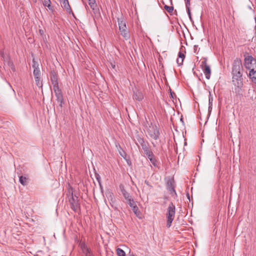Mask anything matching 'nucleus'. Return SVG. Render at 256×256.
Masks as SVG:
<instances>
[{"mask_svg": "<svg viewBox=\"0 0 256 256\" xmlns=\"http://www.w3.org/2000/svg\"><path fill=\"white\" fill-rule=\"evenodd\" d=\"M186 2V0H184Z\"/></svg>", "mask_w": 256, "mask_h": 256, "instance_id": "c9c22d12", "label": "nucleus"}, {"mask_svg": "<svg viewBox=\"0 0 256 256\" xmlns=\"http://www.w3.org/2000/svg\"><path fill=\"white\" fill-rule=\"evenodd\" d=\"M185 57L184 54L181 52H178V58L184 59Z\"/></svg>", "mask_w": 256, "mask_h": 256, "instance_id": "2f4dec72", "label": "nucleus"}, {"mask_svg": "<svg viewBox=\"0 0 256 256\" xmlns=\"http://www.w3.org/2000/svg\"><path fill=\"white\" fill-rule=\"evenodd\" d=\"M36 85L38 86H42V82H40V76L34 77Z\"/></svg>", "mask_w": 256, "mask_h": 256, "instance_id": "a878e982", "label": "nucleus"}, {"mask_svg": "<svg viewBox=\"0 0 256 256\" xmlns=\"http://www.w3.org/2000/svg\"><path fill=\"white\" fill-rule=\"evenodd\" d=\"M132 98L134 100L140 102L144 98V95L140 90L136 88L133 90Z\"/></svg>", "mask_w": 256, "mask_h": 256, "instance_id": "1a4fd4ad", "label": "nucleus"}, {"mask_svg": "<svg viewBox=\"0 0 256 256\" xmlns=\"http://www.w3.org/2000/svg\"><path fill=\"white\" fill-rule=\"evenodd\" d=\"M61 6L66 10L68 12L70 13L72 11L68 0H60Z\"/></svg>", "mask_w": 256, "mask_h": 256, "instance_id": "ddd939ff", "label": "nucleus"}, {"mask_svg": "<svg viewBox=\"0 0 256 256\" xmlns=\"http://www.w3.org/2000/svg\"><path fill=\"white\" fill-rule=\"evenodd\" d=\"M147 134L152 138L155 140H158L160 136V130L155 125H150L147 129Z\"/></svg>", "mask_w": 256, "mask_h": 256, "instance_id": "39448f33", "label": "nucleus"}, {"mask_svg": "<svg viewBox=\"0 0 256 256\" xmlns=\"http://www.w3.org/2000/svg\"><path fill=\"white\" fill-rule=\"evenodd\" d=\"M71 190L72 192H70L69 196H70V198L69 199V202L72 209L74 212H77L80 208V204L78 202V197L73 195L72 189Z\"/></svg>", "mask_w": 256, "mask_h": 256, "instance_id": "20e7f679", "label": "nucleus"}, {"mask_svg": "<svg viewBox=\"0 0 256 256\" xmlns=\"http://www.w3.org/2000/svg\"><path fill=\"white\" fill-rule=\"evenodd\" d=\"M176 214V207L172 202H170L168 204V208L166 211V218L167 222L166 226L168 228H170L172 221L174 220Z\"/></svg>", "mask_w": 256, "mask_h": 256, "instance_id": "f257e3e1", "label": "nucleus"}, {"mask_svg": "<svg viewBox=\"0 0 256 256\" xmlns=\"http://www.w3.org/2000/svg\"><path fill=\"white\" fill-rule=\"evenodd\" d=\"M249 77L253 82L256 84V68L250 70Z\"/></svg>", "mask_w": 256, "mask_h": 256, "instance_id": "2eb2a0df", "label": "nucleus"}, {"mask_svg": "<svg viewBox=\"0 0 256 256\" xmlns=\"http://www.w3.org/2000/svg\"><path fill=\"white\" fill-rule=\"evenodd\" d=\"M150 162L154 166H157V160L155 159L154 158H151V160H150Z\"/></svg>", "mask_w": 256, "mask_h": 256, "instance_id": "c85d7f7f", "label": "nucleus"}, {"mask_svg": "<svg viewBox=\"0 0 256 256\" xmlns=\"http://www.w3.org/2000/svg\"><path fill=\"white\" fill-rule=\"evenodd\" d=\"M170 1L172 2V0H170Z\"/></svg>", "mask_w": 256, "mask_h": 256, "instance_id": "4c0bfd02", "label": "nucleus"}, {"mask_svg": "<svg viewBox=\"0 0 256 256\" xmlns=\"http://www.w3.org/2000/svg\"><path fill=\"white\" fill-rule=\"evenodd\" d=\"M134 256V255H132V256Z\"/></svg>", "mask_w": 256, "mask_h": 256, "instance_id": "e433bc0d", "label": "nucleus"}, {"mask_svg": "<svg viewBox=\"0 0 256 256\" xmlns=\"http://www.w3.org/2000/svg\"><path fill=\"white\" fill-rule=\"evenodd\" d=\"M32 67L34 69L33 72L34 77L40 76V71L38 64L34 60H33Z\"/></svg>", "mask_w": 256, "mask_h": 256, "instance_id": "f8f14e48", "label": "nucleus"}, {"mask_svg": "<svg viewBox=\"0 0 256 256\" xmlns=\"http://www.w3.org/2000/svg\"><path fill=\"white\" fill-rule=\"evenodd\" d=\"M164 8L169 13L172 12L173 10H174V7L173 6H166V5L164 6Z\"/></svg>", "mask_w": 256, "mask_h": 256, "instance_id": "bb28decb", "label": "nucleus"}, {"mask_svg": "<svg viewBox=\"0 0 256 256\" xmlns=\"http://www.w3.org/2000/svg\"><path fill=\"white\" fill-rule=\"evenodd\" d=\"M208 101H209V109L210 108H212L211 106H212V98L211 94H209Z\"/></svg>", "mask_w": 256, "mask_h": 256, "instance_id": "c756f323", "label": "nucleus"}, {"mask_svg": "<svg viewBox=\"0 0 256 256\" xmlns=\"http://www.w3.org/2000/svg\"><path fill=\"white\" fill-rule=\"evenodd\" d=\"M111 66H112V67L113 68H115V64H111Z\"/></svg>", "mask_w": 256, "mask_h": 256, "instance_id": "f704fd0d", "label": "nucleus"}, {"mask_svg": "<svg viewBox=\"0 0 256 256\" xmlns=\"http://www.w3.org/2000/svg\"><path fill=\"white\" fill-rule=\"evenodd\" d=\"M244 66L249 70L256 68V60L251 56H245Z\"/></svg>", "mask_w": 256, "mask_h": 256, "instance_id": "6e6552de", "label": "nucleus"}, {"mask_svg": "<svg viewBox=\"0 0 256 256\" xmlns=\"http://www.w3.org/2000/svg\"><path fill=\"white\" fill-rule=\"evenodd\" d=\"M200 67L205 75L206 78L209 80L210 77L211 70L210 66L207 64V59L204 58L200 62Z\"/></svg>", "mask_w": 256, "mask_h": 256, "instance_id": "0eeeda50", "label": "nucleus"}, {"mask_svg": "<svg viewBox=\"0 0 256 256\" xmlns=\"http://www.w3.org/2000/svg\"><path fill=\"white\" fill-rule=\"evenodd\" d=\"M38 32H39L40 34L42 36L44 37V36H45L44 34V30H43L40 29L38 30Z\"/></svg>", "mask_w": 256, "mask_h": 256, "instance_id": "473e14b6", "label": "nucleus"}, {"mask_svg": "<svg viewBox=\"0 0 256 256\" xmlns=\"http://www.w3.org/2000/svg\"><path fill=\"white\" fill-rule=\"evenodd\" d=\"M50 4L51 2L50 0H44L43 1V4L45 6L48 7L50 10H52V7Z\"/></svg>", "mask_w": 256, "mask_h": 256, "instance_id": "412c9836", "label": "nucleus"}, {"mask_svg": "<svg viewBox=\"0 0 256 256\" xmlns=\"http://www.w3.org/2000/svg\"><path fill=\"white\" fill-rule=\"evenodd\" d=\"M118 20L119 30L120 32L121 35L126 40H128L130 38V34L128 30L126 28V22L124 20L123 18H118Z\"/></svg>", "mask_w": 256, "mask_h": 256, "instance_id": "7ed1b4c3", "label": "nucleus"}, {"mask_svg": "<svg viewBox=\"0 0 256 256\" xmlns=\"http://www.w3.org/2000/svg\"><path fill=\"white\" fill-rule=\"evenodd\" d=\"M132 210H133V212L137 217H138L139 218H142V214L140 212L137 206L132 208Z\"/></svg>", "mask_w": 256, "mask_h": 256, "instance_id": "a211bd4d", "label": "nucleus"}, {"mask_svg": "<svg viewBox=\"0 0 256 256\" xmlns=\"http://www.w3.org/2000/svg\"><path fill=\"white\" fill-rule=\"evenodd\" d=\"M242 64L241 60L238 59H236L232 64V76H236L238 77H242Z\"/></svg>", "mask_w": 256, "mask_h": 256, "instance_id": "f03ea898", "label": "nucleus"}, {"mask_svg": "<svg viewBox=\"0 0 256 256\" xmlns=\"http://www.w3.org/2000/svg\"><path fill=\"white\" fill-rule=\"evenodd\" d=\"M116 251V254L118 256H126V253L122 249L118 248Z\"/></svg>", "mask_w": 256, "mask_h": 256, "instance_id": "393cba45", "label": "nucleus"}, {"mask_svg": "<svg viewBox=\"0 0 256 256\" xmlns=\"http://www.w3.org/2000/svg\"><path fill=\"white\" fill-rule=\"evenodd\" d=\"M178 66H181L183 64L184 59L180 58H178L176 60Z\"/></svg>", "mask_w": 256, "mask_h": 256, "instance_id": "7c9ffc66", "label": "nucleus"}, {"mask_svg": "<svg viewBox=\"0 0 256 256\" xmlns=\"http://www.w3.org/2000/svg\"><path fill=\"white\" fill-rule=\"evenodd\" d=\"M190 0H186V4L187 12L190 20H192L191 13L190 12Z\"/></svg>", "mask_w": 256, "mask_h": 256, "instance_id": "aec40b11", "label": "nucleus"}, {"mask_svg": "<svg viewBox=\"0 0 256 256\" xmlns=\"http://www.w3.org/2000/svg\"><path fill=\"white\" fill-rule=\"evenodd\" d=\"M80 245L82 252L85 256H93L91 250L88 248L84 242H80Z\"/></svg>", "mask_w": 256, "mask_h": 256, "instance_id": "9d476101", "label": "nucleus"}, {"mask_svg": "<svg viewBox=\"0 0 256 256\" xmlns=\"http://www.w3.org/2000/svg\"><path fill=\"white\" fill-rule=\"evenodd\" d=\"M126 202L129 204V206L132 208H134L135 206H136V204L132 198L129 199L128 200L126 201Z\"/></svg>", "mask_w": 256, "mask_h": 256, "instance_id": "5701e85b", "label": "nucleus"}, {"mask_svg": "<svg viewBox=\"0 0 256 256\" xmlns=\"http://www.w3.org/2000/svg\"><path fill=\"white\" fill-rule=\"evenodd\" d=\"M53 90L55 93L56 96L57 98V100L58 102H60L62 104L63 101V96L62 94L61 90L58 87V84L53 86Z\"/></svg>", "mask_w": 256, "mask_h": 256, "instance_id": "9b49d317", "label": "nucleus"}, {"mask_svg": "<svg viewBox=\"0 0 256 256\" xmlns=\"http://www.w3.org/2000/svg\"><path fill=\"white\" fill-rule=\"evenodd\" d=\"M51 82L52 84V86H54L58 85V81L56 76H52L51 77Z\"/></svg>", "mask_w": 256, "mask_h": 256, "instance_id": "4be33fe9", "label": "nucleus"}, {"mask_svg": "<svg viewBox=\"0 0 256 256\" xmlns=\"http://www.w3.org/2000/svg\"><path fill=\"white\" fill-rule=\"evenodd\" d=\"M20 183L23 186H26L27 183V178L23 176H20L19 178Z\"/></svg>", "mask_w": 256, "mask_h": 256, "instance_id": "b1692460", "label": "nucleus"}, {"mask_svg": "<svg viewBox=\"0 0 256 256\" xmlns=\"http://www.w3.org/2000/svg\"><path fill=\"white\" fill-rule=\"evenodd\" d=\"M88 2V4L90 5V8L92 9L94 12H96L98 10V6L95 0H87Z\"/></svg>", "mask_w": 256, "mask_h": 256, "instance_id": "dca6fc26", "label": "nucleus"}, {"mask_svg": "<svg viewBox=\"0 0 256 256\" xmlns=\"http://www.w3.org/2000/svg\"><path fill=\"white\" fill-rule=\"evenodd\" d=\"M146 155L150 160H151V158H154V156L152 152H148V153L147 152Z\"/></svg>", "mask_w": 256, "mask_h": 256, "instance_id": "cd10ccee", "label": "nucleus"}, {"mask_svg": "<svg viewBox=\"0 0 256 256\" xmlns=\"http://www.w3.org/2000/svg\"><path fill=\"white\" fill-rule=\"evenodd\" d=\"M168 190L171 194L174 192V194H176L172 180H170L168 182Z\"/></svg>", "mask_w": 256, "mask_h": 256, "instance_id": "f3484780", "label": "nucleus"}, {"mask_svg": "<svg viewBox=\"0 0 256 256\" xmlns=\"http://www.w3.org/2000/svg\"><path fill=\"white\" fill-rule=\"evenodd\" d=\"M232 82L236 86V92L238 94H242L241 91L242 88L243 86L242 78L234 76L232 77Z\"/></svg>", "mask_w": 256, "mask_h": 256, "instance_id": "423d86ee", "label": "nucleus"}, {"mask_svg": "<svg viewBox=\"0 0 256 256\" xmlns=\"http://www.w3.org/2000/svg\"><path fill=\"white\" fill-rule=\"evenodd\" d=\"M120 188L124 197V198L126 201L132 198V196L130 194L126 191L123 186L120 185Z\"/></svg>", "mask_w": 256, "mask_h": 256, "instance_id": "4468645a", "label": "nucleus"}, {"mask_svg": "<svg viewBox=\"0 0 256 256\" xmlns=\"http://www.w3.org/2000/svg\"><path fill=\"white\" fill-rule=\"evenodd\" d=\"M140 140L142 141V142L140 141V142L142 144V149L144 150V154H146L147 152L148 153V152H151L152 151L148 149V147L144 144V140L143 139H141Z\"/></svg>", "mask_w": 256, "mask_h": 256, "instance_id": "6ab92c4d", "label": "nucleus"}, {"mask_svg": "<svg viewBox=\"0 0 256 256\" xmlns=\"http://www.w3.org/2000/svg\"><path fill=\"white\" fill-rule=\"evenodd\" d=\"M96 178L98 180V182L100 184V176L99 175L96 176Z\"/></svg>", "mask_w": 256, "mask_h": 256, "instance_id": "72a5a7b5", "label": "nucleus"}]
</instances>
